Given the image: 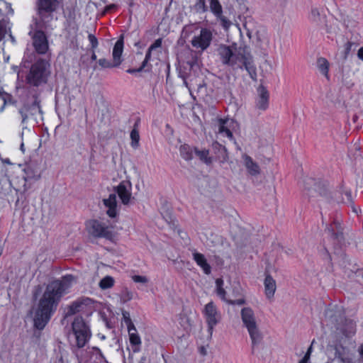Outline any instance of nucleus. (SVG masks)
Segmentation results:
<instances>
[{
    "mask_svg": "<svg viewBox=\"0 0 363 363\" xmlns=\"http://www.w3.org/2000/svg\"><path fill=\"white\" fill-rule=\"evenodd\" d=\"M75 283V277L71 274L65 275L61 279L49 283L41 298L33 318L36 328L42 330L50 320L57 310L62 296L67 293L69 289Z\"/></svg>",
    "mask_w": 363,
    "mask_h": 363,
    "instance_id": "nucleus-1",
    "label": "nucleus"
},
{
    "mask_svg": "<svg viewBox=\"0 0 363 363\" xmlns=\"http://www.w3.org/2000/svg\"><path fill=\"white\" fill-rule=\"evenodd\" d=\"M218 55L223 65L230 66L233 69L244 67L250 77L256 79V67L248 48L238 47L235 44L220 45L218 48Z\"/></svg>",
    "mask_w": 363,
    "mask_h": 363,
    "instance_id": "nucleus-2",
    "label": "nucleus"
},
{
    "mask_svg": "<svg viewBox=\"0 0 363 363\" xmlns=\"http://www.w3.org/2000/svg\"><path fill=\"white\" fill-rule=\"evenodd\" d=\"M240 317L243 326L246 328L252 342V353L255 354L257 348L263 340V335L259 329L255 313L252 308L244 307L241 309Z\"/></svg>",
    "mask_w": 363,
    "mask_h": 363,
    "instance_id": "nucleus-3",
    "label": "nucleus"
},
{
    "mask_svg": "<svg viewBox=\"0 0 363 363\" xmlns=\"http://www.w3.org/2000/svg\"><path fill=\"white\" fill-rule=\"evenodd\" d=\"M43 113L40 106V100L37 94H33L32 97L28 96L21 101L18 108V114L21 120L22 130L28 128L27 124L29 119H35V115Z\"/></svg>",
    "mask_w": 363,
    "mask_h": 363,
    "instance_id": "nucleus-4",
    "label": "nucleus"
},
{
    "mask_svg": "<svg viewBox=\"0 0 363 363\" xmlns=\"http://www.w3.org/2000/svg\"><path fill=\"white\" fill-rule=\"evenodd\" d=\"M49 75V64L45 60L40 59L31 65L26 81L30 86H40L47 83Z\"/></svg>",
    "mask_w": 363,
    "mask_h": 363,
    "instance_id": "nucleus-5",
    "label": "nucleus"
},
{
    "mask_svg": "<svg viewBox=\"0 0 363 363\" xmlns=\"http://www.w3.org/2000/svg\"><path fill=\"white\" fill-rule=\"evenodd\" d=\"M57 0H38V13L40 22L37 23L38 28H47L53 18V12L57 9Z\"/></svg>",
    "mask_w": 363,
    "mask_h": 363,
    "instance_id": "nucleus-6",
    "label": "nucleus"
},
{
    "mask_svg": "<svg viewBox=\"0 0 363 363\" xmlns=\"http://www.w3.org/2000/svg\"><path fill=\"white\" fill-rule=\"evenodd\" d=\"M338 315L334 313L333 310L328 309L325 311V316L328 318L332 323H337V330H340L345 337H350L356 332L355 323L350 319L343 317L340 311H338Z\"/></svg>",
    "mask_w": 363,
    "mask_h": 363,
    "instance_id": "nucleus-7",
    "label": "nucleus"
},
{
    "mask_svg": "<svg viewBox=\"0 0 363 363\" xmlns=\"http://www.w3.org/2000/svg\"><path fill=\"white\" fill-rule=\"evenodd\" d=\"M72 328L75 337V345L78 348L84 347L91 337L89 326L82 317H76Z\"/></svg>",
    "mask_w": 363,
    "mask_h": 363,
    "instance_id": "nucleus-8",
    "label": "nucleus"
},
{
    "mask_svg": "<svg viewBox=\"0 0 363 363\" xmlns=\"http://www.w3.org/2000/svg\"><path fill=\"white\" fill-rule=\"evenodd\" d=\"M202 314L206 320L208 326V332L211 336L214 327L220 321L221 314L216 304L210 301L204 306Z\"/></svg>",
    "mask_w": 363,
    "mask_h": 363,
    "instance_id": "nucleus-9",
    "label": "nucleus"
},
{
    "mask_svg": "<svg viewBox=\"0 0 363 363\" xmlns=\"http://www.w3.org/2000/svg\"><path fill=\"white\" fill-rule=\"evenodd\" d=\"M86 226L89 233L95 238H104L108 240L113 238L111 228L98 220L87 221Z\"/></svg>",
    "mask_w": 363,
    "mask_h": 363,
    "instance_id": "nucleus-10",
    "label": "nucleus"
},
{
    "mask_svg": "<svg viewBox=\"0 0 363 363\" xmlns=\"http://www.w3.org/2000/svg\"><path fill=\"white\" fill-rule=\"evenodd\" d=\"M212 40V31L208 28H202L199 33L193 37L191 43L194 48L204 51L211 45Z\"/></svg>",
    "mask_w": 363,
    "mask_h": 363,
    "instance_id": "nucleus-11",
    "label": "nucleus"
},
{
    "mask_svg": "<svg viewBox=\"0 0 363 363\" xmlns=\"http://www.w3.org/2000/svg\"><path fill=\"white\" fill-rule=\"evenodd\" d=\"M238 128V123L232 118H220L218 121V134L228 138L230 140H234L233 133Z\"/></svg>",
    "mask_w": 363,
    "mask_h": 363,
    "instance_id": "nucleus-12",
    "label": "nucleus"
},
{
    "mask_svg": "<svg viewBox=\"0 0 363 363\" xmlns=\"http://www.w3.org/2000/svg\"><path fill=\"white\" fill-rule=\"evenodd\" d=\"M29 35L33 40L35 50L40 55L45 54L48 50V41L45 33L42 30L30 31Z\"/></svg>",
    "mask_w": 363,
    "mask_h": 363,
    "instance_id": "nucleus-13",
    "label": "nucleus"
},
{
    "mask_svg": "<svg viewBox=\"0 0 363 363\" xmlns=\"http://www.w3.org/2000/svg\"><path fill=\"white\" fill-rule=\"evenodd\" d=\"M115 191L118 195L123 204H129L132 199V184L130 182L127 180L122 181L115 187Z\"/></svg>",
    "mask_w": 363,
    "mask_h": 363,
    "instance_id": "nucleus-14",
    "label": "nucleus"
},
{
    "mask_svg": "<svg viewBox=\"0 0 363 363\" xmlns=\"http://www.w3.org/2000/svg\"><path fill=\"white\" fill-rule=\"evenodd\" d=\"M23 179L26 183H31L39 180L41 177V174L39 168L32 164L28 165L24 169ZM30 188L27 184L23 185L24 191H26Z\"/></svg>",
    "mask_w": 363,
    "mask_h": 363,
    "instance_id": "nucleus-15",
    "label": "nucleus"
},
{
    "mask_svg": "<svg viewBox=\"0 0 363 363\" xmlns=\"http://www.w3.org/2000/svg\"><path fill=\"white\" fill-rule=\"evenodd\" d=\"M106 214L110 218H116L118 214V203L116 194H111L107 199H103Z\"/></svg>",
    "mask_w": 363,
    "mask_h": 363,
    "instance_id": "nucleus-16",
    "label": "nucleus"
},
{
    "mask_svg": "<svg viewBox=\"0 0 363 363\" xmlns=\"http://www.w3.org/2000/svg\"><path fill=\"white\" fill-rule=\"evenodd\" d=\"M257 91L258 96L256 99V107L259 110L265 111L269 106V92L262 85L259 86Z\"/></svg>",
    "mask_w": 363,
    "mask_h": 363,
    "instance_id": "nucleus-17",
    "label": "nucleus"
},
{
    "mask_svg": "<svg viewBox=\"0 0 363 363\" xmlns=\"http://www.w3.org/2000/svg\"><path fill=\"white\" fill-rule=\"evenodd\" d=\"M91 303V299L89 298H82L74 301L67 308V315H72L78 312L85 309L86 306Z\"/></svg>",
    "mask_w": 363,
    "mask_h": 363,
    "instance_id": "nucleus-18",
    "label": "nucleus"
},
{
    "mask_svg": "<svg viewBox=\"0 0 363 363\" xmlns=\"http://www.w3.org/2000/svg\"><path fill=\"white\" fill-rule=\"evenodd\" d=\"M243 164L247 172L251 176H257L260 174V167L259 164L255 162L252 158L247 154L242 155Z\"/></svg>",
    "mask_w": 363,
    "mask_h": 363,
    "instance_id": "nucleus-19",
    "label": "nucleus"
},
{
    "mask_svg": "<svg viewBox=\"0 0 363 363\" xmlns=\"http://www.w3.org/2000/svg\"><path fill=\"white\" fill-rule=\"evenodd\" d=\"M123 35H121L113 49V61L115 62V65L119 66L122 62L121 55L123 51Z\"/></svg>",
    "mask_w": 363,
    "mask_h": 363,
    "instance_id": "nucleus-20",
    "label": "nucleus"
},
{
    "mask_svg": "<svg viewBox=\"0 0 363 363\" xmlns=\"http://www.w3.org/2000/svg\"><path fill=\"white\" fill-rule=\"evenodd\" d=\"M264 293L268 299H272L274 297L277 289V284L275 280L269 274L266 275L264 281Z\"/></svg>",
    "mask_w": 363,
    "mask_h": 363,
    "instance_id": "nucleus-21",
    "label": "nucleus"
},
{
    "mask_svg": "<svg viewBox=\"0 0 363 363\" xmlns=\"http://www.w3.org/2000/svg\"><path fill=\"white\" fill-rule=\"evenodd\" d=\"M194 260L198 266H199L206 274H210L211 272V267L208 263L205 256L199 252H194L193 253Z\"/></svg>",
    "mask_w": 363,
    "mask_h": 363,
    "instance_id": "nucleus-22",
    "label": "nucleus"
},
{
    "mask_svg": "<svg viewBox=\"0 0 363 363\" xmlns=\"http://www.w3.org/2000/svg\"><path fill=\"white\" fill-rule=\"evenodd\" d=\"M129 335L130 343L132 346L133 352H138L141 345V339L138 335L137 330L134 328V330L132 329L128 330Z\"/></svg>",
    "mask_w": 363,
    "mask_h": 363,
    "instance_id": "nucleus-23",
    "label": "nucleus"
},
{
    "mask_svg": "<svg viewBox=\"0 0 363 363\" xmlns=\"http://www.w3.org/2000/svg\"><path fill=\"white\" fill-rule=\"evenodd\" d=\"M213 148L217 151V157L222 163L227 162L228 160V153L225 146L216 143L213 144Z\"/></svg>",
    "mask_w": 363,
    "mask_h": 363,
    "instance_id": "nucleus-24",
    "label": "nucleus"
},
{
    "mask_svg": "<svg viewBox=\"0 0 363 363\" xmlns=\"http://www.w3.org/2000/svg\"><path fill=\"white\" fill-rule=\"evenodd\" d=\"M162 46V39L161 38H158L150 46V48H148L147 52H146V55H145V57L142 63V68H145L147 64V62H149V60H150V57H151V53L153 50H155V49L157 48H161Z\"/></svg>",
    "mask_w": 363,
    "mask_h": 363,
    "instance_id": "nucleus-25",
    "label": "nucleus"
},
{
    "mask_svg": "<svg viewBox=\"0 0 363 363\" xmlns=\"http://www.w3.org/2000/svg\"><path fill=\"white\" fill-rule=\"evenodd\" d=\"M224 281L222 279L219 278L216 280V291L217 295L224 301L227 302L226 291L223 289Z\"/></svg>",
    "mask_w": 363,
    "mask_h": 363,
    "instance_id": "nucleus-26",
    "label": "nucleus"
},
{
    "mask_svg": "<svg viewBox=\"0 0 363 363\" xmlns=\"http://www.w3.org/2000/svg\"><path fill=\"white\" fill-rule=\"evenodd\" d=\"M317 67L319 71L325 76H328L329 63L328 61L324 57H319L317 60Z\"/></svg>",
    "mask_w": 363,
    "mask_h": 363,
    "instance_id": "nucleus-27",
    "label": "nucleus"
},
{
    "mask_svg": "<svg viewBox=\"0 0 363 363\" xmlns=\"http://www.w3.org/2000/svg\"><path fill=\"white\" fill-rule=\"evenodd\" d=\"M309 19L312 22L318 25L323 22V17L320 15V13L317 8H312L309 14Z\"/></svg>",
    "mask_w": 363,
    "mask_h": 363,
    "instance_id": "nucleus-28",
    "label": "nucleus"
},
{
    "mask_svg": "<svg viewBox=\"0 0 363 363\" xmlns=\"http://www.w3.org/2000/svg\"><path fill=\"white\" fill-rule=\"evenodd\" d=\"M179 152L182 158L185 160H191L192 159V150L189 145H182L180 146Z\"/></svg>",
    "mask_w": 363,
    "mask_h": 363,
    "instance_id": "nucleus-29",
    "label": "nucleus"
},
{
    "mask_svg": "<svg viewBox=\"0 0 363 363\" xmlns=\"http://www.w3.org/2000/svg\"><path fill=\"white\" fill-rule=\"evenodd\" d=\"M210 9L216 17L223 13L222 6L218 0H211Z\"/></svg>",
    "mask_w": 363,
    "mask_h": 363,
    "instance_id": "nucleus-30",
    "label": "nucleus"
},
{
    "mask_svg": "<svg viewBox=\"0 0 363 363\" xmlns=\"http://www.w3.org/2000/svg\"><path fill=\"white\" fill-rule=\"evenodd\" d=\"M114 279L111 276H106L99 282V287L103 289H108L111 288L114 285Z\"/></svg>",
    "mask_w": 363,
    "mask_h": 363,
    "instance_id": "nucleus-31",
    "label": "nucleus"
},
{
    "mask_svg": "<svg viewBox=\"0 0 363 363\" xmlns=\"http://www.w3.org/2000/svg\"><path fill=\"white\" fill-rule=\"evenodd\" d=\"M195 153L206 164H209L212 162L211 158L208 157L209 151L208 150H199L195 149Z\"/></svg>",
    "mask_w": 363,
    "mask_h": 363,
    "instance_id": "nucleus-32",
    "label": "nucleus"
},
{
    "mask_svg": "<svg viewBox=\"0 0 363 363\" xmlns=\"http://www.w3.org/2000/svg\"><path fill=\"white\" fill-rule=\"evenodd\" d=\"M130 139L131 147L133 149H137L139 147L140 135L139 132L135 128H133L130 132Z\"/></svg>",
    "mask_w": 363,
    "mask_h": 363,
    "instance_id": "nucleus-33",
    "label": "nucleus"
},
{
    "mask_svg": "<svg viewBox=\"0 0 363 363\" xmlns=\"http://www.w3.org/2000/svg\"><path fill=\"white\" fill-rule=\"evenodd\" d=\"M335 358L343 363H347L349 362V359L345 355V349L343 347L340 349L337 347L335 348Z\"/></svg>",
    "mask_w": 363,
    "mask_h": 363,
    "instance_id": "nucleus-34",
    "label": "nucleus"
},
{
    "mask_svg": "<svg viewBox=\"0 0 363 363\" xmlns=\"http://www.w3.org/2000/svg\"><path fill=\"white\" fill-rule=\"evenodd\" d=\"M194 8L195 11L199 13H204L207 11L205 0H196Z\"/></svg>",
    "mask_w": 363,
    "mask_h": 363,
    "instance_id": "nucleus-35",
    "label": "nucleus"
},
{
    "mask_svg": "<svg viewBox=\"0 0 363 363\" xmlns=\"http://www.w3.org/2000/svg\"><path fill=\"white\" fill-rule=\"evenodd\" d=\"M122 315H123V320L124 323H125L128 330L132 329L134 330V328H135V327L131 320V318L130 317V313L128 311H124L122 312Z\"/></svg>",
    "mask_w": 363,
    "mask_h": 363,
    "instance_id": "nucleus-36",
    "label": "nucleus"
},
{
    "mask_svg": "<svg viewBox=\"0 0 363 363\" xmlns=\"http://www.w3.org/2000/svg\"><path fill=\"white\" fill-rule=\"evenodd\" d=\"M98 64L101 68H111L118 67L115 65V62L113 61L112 62L105 58H101L98 60Z\"/></svg>",
    "mask_w": 363,
    "mask_h": 363,
    "instance_id": "nucleus-37",
    "label": "nucleus"
},
{
    "mask_svg": "<svg viewBox=\"0 0 363 363\" xmlns=\"http://www.w3.org/2000/svg\"><path fill=\"white\" fill-rule=\"evenodd\" d=\"M133 294L128 289H125L121 292V301L123 303H126L133 299Z\"/></svg>",
    "mask_w": 363,
    "mask_h": 363,
    "instance_id": "nucleus-38",
    "label": "nucleus"
},
{
    "mask_svg": "<svg viewBox=\"0 0 363 363\" xmlns=\"http://www.w3.org/2000/svg\"><path fill=\"white\" fill-rule=\"evenodd\" d=\"M88 39L90 43L91 49L95 50L98 47V45H99L97 38L95 37L94 35L89 33L88 35Z\"/></svg>",
    "mask_w": 363,
    "mask_h": 363,
    "instance_id": "nucleus-39",
    "label": "nucleus"
},
{
    "mask_svg": "<svg viewBox=\"0 0 363 363\" xmlns=\"http://www.w3.org/2000/svg\"><path fill=\"white\" fill-rule=\"evenodd\" d=\"M192 323L193 322L187 316L184 315L181 317V324L185 329L190 328L192 325Z\"/></svg>",
    "mask_w": 363,
    "mask_h": 363,
    "instance_id": "nucleus-40",
    "label": "nucleus"
},
{
    "mask_svg": "<svg viewBox=\"0 0 363 363\" xmlns=\"http://www.w3.org/2000/svg\"><path fill=\"white\" fill-rule=\"evenodd\" d=\"M221 22V26L225 28L228 29L231 26V22L222 14L220 16H217Z\"/></svg>",
    "mask_w": 363,
    "mask_h": 363,
    "instance_id": "nucleus-41",
    "label": "nucleus"
},
{
    "mask_svg": "<svg viewBox=\"0 0 363 363\" xmlns=\"http://www.w3.org/2000/svg\"><path fill=\"white\" fill-rule=\"evenodd\" d=\"M198 29L199 27L196 24L186 25L183 28V33L185 34H188Z\"/></svg>",
    "mask_w": 363,
    "mask_h": 363,
    "instance_id": "nucleus-42",
    "label": "nucleus"
},
{
    "mask_svg": "<svg viewBox=\"0 0 363 363\" xmlns=\"http://www.w3.org/2000/svg\"><path fill=\"white\" fill-rule=\"evenodd\" d=\"M132 279L136 283H142V284H145L148 281V279L146 277L140 276V275L133 276Z\"/></svg>",
    "mask_w": 363,
    "mask_h": 363,
    "instance_id": "nucleus-43",
    "label": "nucleus"
},
{
    "mask_svg": "<svg viewBox=\"0 0 363 363\" xmlns=\"http://www.w3.org/2000/svg\"><path fill=\"white\" fill-rule=\"evenodd\" d=\"M230 305H239V306H241V305H243L245 303V300L244 298H239V299H237V300H228V301L226 302Z\"/></svg>",
    "mask_w": 363,
    "mask_h": 363,
    "instance_id": "nucleus-44",
    "label": "nucleus"
},
{
    "mask_svg": "<svg viewBox=\"0 0 363 363\" xmlns=\"http://www.w3.org/2000/svg\"><path fill=\"white\" fill-rule=\"evenodd\" d=\"M183 84L184 85L191 91V90L193 89L194 85L192 83H190L187 79L184 77H183Z\"/></svg>",
    "mask_w": 363,
    "mask_h": 363,
    "instance_id": "nucleus-45",
    "label": "nucleus"
},
{
    "mask_svg": "<svg viewBox=\"0 0 363 363\" xmlns=\"http://www.w3.org/2000/svg\"><path fill=\"white\" fill-rule=\"evenodd\" d=\"M345 196L348 202H351L352 199V193L350 191H346L345 192Z\"/></svg>",
    "mask_w": 363,
    "mask_h": 363,
    "instance_id": "nucleus-46",
    "label": "nucleus"
},
{
    "mask_svg": "<svg viewBox=\"0 0 363 363\" xmlns=\"http://www.w3.org/2000/svg\"><path fill=\"white\" fill-rule=\"evenodd\" d=\"M144 68H142V65L138 69H129L127 70V72L130 74H133L138 72H141Z\"/></svg>",
    "mask_w": 363,
    "mask_h": 363,
    "instance_id": "nucleus-47",
    "label": "nucleus"
},
{
    "mask_svg": "<svg viewBox=\"0 0 363 363\" xmlns=\"http://www.w3.org/2000/svg\"><path fill=\"white\" fill-rule=\"evenodd\" d=\"M309 359H308V354H305L303 357L299 361L298 363H308Z\"/></svg>",
    "mask_w": 363,
    "mask_h": 363,
    "instance_id": "nucleus-48",
    "label": "nucleus"
},
{
    "mask_svg": "<svg viewBox=\"0 0 363 363\" xmlns=\"http://www.w3.org/2000/svg\"><path fill=\"white\" fill-rule=\"evenodd\" d=\"M357 56L360 60H363V47L358 50Z\"/></svg>",
    "mask_w": 363,
    "mask_h": 363,
    "instance_id": "nucleus-49",
    "label": "nucleus"
},
{
    "mask_svg": "<svg viewBox=\"0 0 363 363\" xmlns=\"http://www.w3.org/2000/svg\"><path fill=\"white\" fill-rule=\"evenodd\" d=\"M6 96H7V94L0 89V98L2 99L4 101H5Z\"/></svg>",
    "mask_w": 363,
    "mask_h": 363,
    "instance_id": "nucleus-50",
    "label": "nucleus"
},
{
    "mask_svg": "<svg viewBox=\"0 0 363 363\" xmlns=\"http://www.w3.org/2000/svg\"><path fill=\"white\" fill-rule=\"evenodd\" d=\"M328 232L330 233L331 232V235L332 236H335L336 238H338V236H339V232H337V233H334L333 232V230H330V228H328Z\"/></svg>",
    "mask_w": 363,
    "mask_h": 363,
    "instance_id": "nucleus-51",
    "label": "nucleus"
},
{
    "mask_svg": "<svg viewBox=\"0 0 363 363\" xmlns=\"http://www.w3.org/2000/svg\"><path fill=\"white\" fill-rule=\"evenodd\" d=\"M91 59L93 61H95L96 60V55L95 54L94 50H92V54H91Z\"/></svg>",
    "mask_w": 363,
    "mask_h": 363,
    "instance_id": "nucleus-52",
    "label": "nucleus"
},
{
    "mask_svg": "<svg viewBox=\"0 0 363 363\" xmlns=\"http://www.w3.org/2000/svg\"><path fill=\"white\" fill-rule=\"evenodd\" d=\"M93 350L96 351V354H99L100 356H102V352L101 350L98 347H93Z\"/></svg>",
    "mask_w": 363,
    "mask_h": 363,
    "instance_id": "nucleus-53",
    "label": "nucleus"
},
{
    "mask_svg": "<svg viewBox=\"0 0 363 363\" xmlns=\"http://www.w3.org/2000/svg\"><path fill=\"white\" fill-rule=\"evenodd\" d=\"M312 352V347L310 346L306 352V354H308V359H310V357H311V353Z\"/></svg>",
    "mask_w": 363,
    "mask_h": 363,
    "instance_id": "nucleus-54",
    "label": "nucleus"
},
{
    "mask_svg": "<svg viewBox=\"0 0 363 363\" xmlns=\"http://www.w3.org/2000/svg\"><path fill=\"white\" fill-rule=\"evenodd\" d=\"M4 101V105L0 108V112H3L4 110L5 105H6V100Z\"/></svg>",
    "mask_w": 363,
    "mask_h": 363,
    "instance_id": "nucleus-55",
    "label": "nucleus"
},
{
    "mask_svg": "<svg viewBox=\"0 0 363 363\" xmlns=\"http://www.w3.org/2000/svg\"><path fill=\"white\" fill-rule=\"evenodd\" d=\"M359 352H360L361 356L363 358V344L362 345V346L360 347Z\"/></svg>",
    "mask_w": 363,
    "mask_h": 363,
    "instance_id": "nucleus-56",
    "label": "nucleus"
},
{
    "mask_svg": "<svg viewBox=\"0 0 363 363\" xmlns=\"http://www.w3.org/2000/svg\"><path fill=\"white\" fill-rule=\"evenodd\" d=\"M0 4H4V5H5V6H7V4H6V2H5V1H3V0H0ZM1 11V9H0V11Z\"/></svg>",
    "mask_w": 363,
    "mask_h": 363,
    "instance_id": "nucleus-57",
    "label": "nucleus"
},
{
    "mask_svg": "<svg viewBox=\"0 0 363 363\" xmlns=\"http://www.w3.org/2000/svg\"><path fill=\"white\" fill-rule=\"evenodd\" d=\"M115 6H116L114 4H111V5L108 6V9H111L114 8Z\"/></svg>",
    "mask_w": 363,
    "mask_h": 363,
    "instance_id": "nucleus-58",
    "label": "nucleus"
},
{
    "mask_svg": "<svg viewBox=\"0 0 363 363\" xmlns=\"http://www.w3.org/2000/svg\"><path fill=\"white\" fill-rule=\"evenodd\" d=\"M201 353H202L203 354H206V350H205V349H204V348H203V347L201 348Z\"/></svg>",
    "mask_w": 363,
    "mask_h": 363,
    "instance_id": "nucleus-59",
    "label": "nucleus"
},
{
    "mask_svg": "<svg viewBox=\"0 0 363 363\" xmlns=\"http://www.w3.org/2000/svg\"><path fill=\"white\" fill-rule=\"evenodd\" d=\"M11 41H12L13 43H15V42H16V40H15V39H14V38H13V36H11Z\"/></svg>",
    "mask_w": 363,
    "mask_h": 363,
    "instance_id": "nucleus-60",
    "label": "nucleus"
},
{
    "mask_svg": "<svg viewBox=\"0 0 363 363\" xmlns=\"http://www.w3.org/2000/svg\"><path fill=\"white\" fill-rule=\"evenodd\" d=\"M21 150H23V143H22V144H21Z\"/></svg>",
    "mask_w": 363,
    "mask_h": 363,
    "instance_id": "nucleus-61",
    "label": "nucleus"
},
{
    "mask_svg": "<svg viewBox=\"0 0 363 363\" xmlns=\"http://www.w3.org/2000/svg\"><path fill=\"white\" fill-rule=\"evenodd\" d=\"M201 87H202V86L201 84H199V86H198V89H199Z\"/></svg>",
    "mask_w": 363,
    "mask_h": 363,
    "instance_id": "nucleus-62",
    "label": "nucleus"
}]
</instances>
